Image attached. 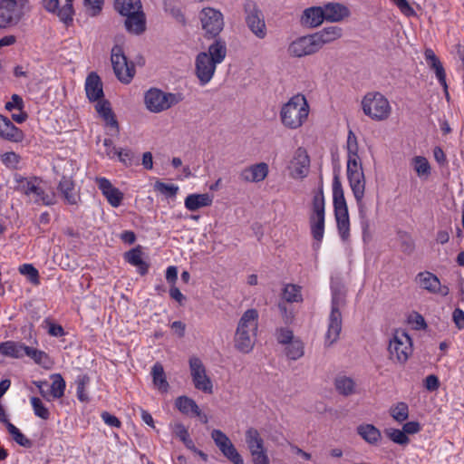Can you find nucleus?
Masks as SVG:
<instances>
[{
  "label": "nucleus",
  "instance_id": "nucleus-35",
  "mask_svg": "<svg viewBox=\"0 0 464 464\" xmlns=\"http://www.w3.org/2000/svg\"><path fill=\"white\" fill-rule=\"evenodd\" d=\"M204 53L217 64L221 63L225 60L227 55V45L225 41L221 39H216L208 46V51Z\"/></svg>",
  "mask_w": 464,
  "mask_h": 464
},
{
  "label": "nucleus",
  "instance_id": "nucleus-63",
  "mask_svg": "<svg viewBox=\"0 0 464 464\" xmlns=\"http://www.w3.org/2000/svg\"><path fill=\"white\" fill-rule=\"evenodd\" d=\"M360 171H363L360 157H347V173Z\"/></svg>",
  "mask_w": 464,
  "mask_h": 464
},
{
  "label": "nucleus",
  "instance_id": "nucleus-25",
  "mask_svg": "<svg viewBox=\"0 0 464 464\" xmlns=\"http://www.w3.org/2000/svg\"><path fill=\"white\" fill-rule=\"evenodd\" d=\"M322 8L324 20L327 22H340L350 15L348 7L340 3H327Z\"/></svg>",
  "mask_w": 464,
  "mask_h": 464
},
{
  "label": "nucleus",
  "instance_id": "nucleus-7",
  "mask_svg": "<svg viewBox=\"0 0 464 464\" xmlns=\"http://www.w3.org/2000/svg\"><path fill=\"white\" fill-rule=\"evenodd\" d=\"M412 340L404 331H395L388 345L389 359L404 364L412 353Z\"/></svg>",
  "mask_w": 464,
  "mask_h": 464
},
{
  "label": "nucleus",
  "instance_id": "nucleus-37",
  "mask_svg": "<svg viewBox=\"0 0 464 464\" xmlns=\"http://www.w3.org/2000/svg\"><path fill=\"white\" fill-rule=\"evenodd\" d=\"M347 179L354 198H360L364 195L365 177L363 171L347 173Z\"/></svg>",
  "mask_w": 464,
  "mask_h": 464
},
{
  "label": "nucleus",
  "instance_id": "nucleus-52",
  "mask_svg": "<svg viewBox=\"0 0 464 464\" xmlns=\"http://www.w3.org/2000/svg\"><path fill=\"white\" fill-rule=\"evenodd\" d=\"M387 437L394 443L401 446H406L410 442L409 437L405 434L403 430L390 429L386 430Z\"/></svg>",
  "mask_w": 464,
  "mask_h": 464
},
{
  "label": "nucleus",
  "instance_id": "nucleus-54",
  "mask_svg": "<svg viewBox=\"0 0 464 464\" xmlns=\"http://www.w3.org/2000/svg\"><path fill=\"white\" fill-rule=\"evenodd\" d=\"M59 19L65 24H69L72 22V16L74 14L72 3H66L61 8L58 6V10L55 13Z\"/></svg>",
  "mask_w": 464,
  "mask_h": 464
},
{
  "label": "nucleus",
  "instance_id": "nucleus-34",
  "mask_svg": "<svg viewBox=\"0 0 464 464\" xmlns=\"http://www.w3.org/2000/svg\"><path fill=\"white\" fill-rule=\"evenodd\" d=\"M125 260L131 266L138 267V272L144 276L149 271V264L142 259V251L140 247H135L124 254Z\"/></svg>",
  "mask_w": 464,
  "mask_h": 464
},
{
  "label": "nucleus",
  "instance_id": "nucleus-45",
  "mask_svg": "<svg viewBox=\"0 0 464 464\" xmlns=\"http://www.w3.org/2000/svg\"><path fill=\"white\" fill-rule=\"evenodd\" d=\"M8 432L12 435L13 440L22 447L31 448L33 446V442L31 440L26 438L21 430L15 427L13 423H7L5 426Z\"/></svg>",
  "mask_w": 464,
  "mask_h": 464
},
{
  "label": "nucleus",
  "instance_id": "nucleus-30",
  "mask_svg": "<svg viewBox=\"0 0 464 464\" xmlns=\"http://www.w3.org/2000/svg\"><path fill=\"white\" fill-rule=\"evenodd\" d=\"M27 348L28 345L21 342H2L0 343V354L14 359H22L24 356H26Z\"/></svg>",
  "mask_w": 464,
  "mask_h": 464
},
{
  "label": "nucleus",
  "instance_id": "nucleus-56",
  "mask_svg": "<svg viewBox=\"0 0 464 464\" xmlns=\"http://www.w3.org/2000/svg\"><path fill=\"white\" fill-rule=\"evenodd\" d=\"M114 155H116L119 160L126 167L132 166L134 162L135 155L130 149L115 150Z\"/></svg>",
  "mask_w": 464,
  "mask_h": 464
},
{
  "label": "nucleus",
  "instance_id": "nucleus-44",
  "mask_svg": "<svg viewBox=\"0 0 464 464\" xmlns=\"http://www.w3.org/2000/svg\"><path fill=\"white\" fill-rule=\"evenodd\" d=\"M282 297L288 303L302 302L301 287L293 284L286 285L283 289Z\"/></svg>",
  "mask_w": 464,
  "mask_h": 464
},
{
  "label": "nucleus",
  "instance_id": "nucleus-21",
  "mask_svg": "<svg viewBox=\"0 0 464 464\" xmlns=\"http://www.w3.org/2000/svg\"><path fill=\"white\" fill-rule=\"evenodd\" d=\"M424 56L428 66L434 71L440 84L443 87L445 96L449 100L450 94L448 92V84L446 82V72L442 63H440V59L436 56L435 53L430 48L425 50Z\"/></svg>",
  "mask_w": 464,
  "mask_h": 464
},
{
  "label": "nucleus",
  "instance_id": "nucleus-64",
  "mask_svg": "<svg viewBox=\"0 0 464 464\" xmlns=\"http://www.w3.org/2000/svg\"><path fill=\"white\" fill-rule=\"evenodd\" d=\"M392 3L400 9V11L406 16L415 15L414 9L411 6L407 0H392Z\"/></svg>",
  "mask_w": 464,
  "mask_h": 464
},
{
  "label": "nucleus",
  "instance_id": "nucleus-8",
  "mask_svg": "<svg viewBox=\"0 0 464 464\" xmlns=\"http://www.w3.org/2000/svg\"><path fill=\"white\" fill-rule=\"evenodd\" d=\"M344 295L338 291H333L332 307L329 315L328 329L325 334V343L332 345L340 336L342 331V314L340 308L344 304Z\"/></svg>",
  "mask_w": 464,
  "mask_h": 464
},
{
  "label": "nucleus",
  "instance_id": "nucleus-62",
  "mask_svg": "<svg viewBox=\"0 0 464 464\" xmlns=\"http://www.w3.org/2000/svg\"><path fill=\"white\" fill-rule=\"evenodd\" d=\"M276 339L282 344H288L294 341L293 332L286 328H280L276 331Z\"/></svg>",
  "mask_w": 464,
  "mask_h": 464
},
{
  "label": "nucleus",
  "instance_id": "nucleus-20",
  "mask_svg": "<svg viewBox=\"0 0 464 464\" xmlns=\"http://www.w3.org/2000/svg\"><path fill=\"white\" fill-rule=\"evenodd\" d=\"M96 184L109 204L118 208L123 199V193L106 178H96Z\"/></svg>",
  "mask_w": 464,
  "mask_h": 464
},
{
  "label": "nucleus",
  "instance_id": "nucleus-32",
  "mask_svg": "<svg viewBox=\"0 0 464 464\" xmlns=\"http://www.w3.org/2000/svg\"><path fill=\"white\" fill-rule=\"evenodd\" d=\"M213 202V197L208 193L189 194L185 198V208L189 211H196L200 208L208 207Z\"/></svg>",
  "mask_w": 464,
  "mask_h": 464
},
{
  "label": "nucleus",
  "instance_id": "nucleus-41",
  "mask_svg": "<svg viewBox=\"0 0 464 464\" xmlns=\"http://www.w3.org/2000/svg\"><path fill=\"white\" fill-rule=\"evenodd\" d=\"M175 405L178 408V410L183 414L193 415L194 413H198V405L193 399L188 398L187 396L178 397L176 399Z\"/></svg>",
  "mask_w": 464,
  "mask_h": 464
},
{
  "label": "nucleus",
  "instance_id": "nucleus-5",
  "mask_svg": "<svg viewBox=\"0 0 464 464\" xmlns=\"http://www.w3.org/2000/svg\"><path fill=\"white\" fill-rule=\"evenodd\" d=\"M181 101L182 95L180 93L164 92L157 88H150L144 96L146 108L154 113L167 111Z\"/></svg>",
  "mask_w": 464,
  "mask_h": 464
},
{
  "label": "nucleus",
  "instance_id": "nucleus-58",
  "mask_svg": "<svg viewBox=\"0 0 464 464\" xmlns=\"http://www.w3.org/2000/svg\"><path fill=\"white\" fill-rule=\"evenodd\" d=\"M20 160V156L14 151L5 152L1 155L2 163L9 169H16Z\"/></svg>",
  "mask_w": 464,
  "mask_h": 464
},
{
  "label": "nucleus",
  "instance_id": "nucleus-59",
  "mask_svg": "<svg viewBox=\"0 0 464 464\" xmlns=\"http://www.w3.org/2000/svg\"><path fill=\"white\" fill-rule=\"evenodd\" d=\"M84 6L90 16H97L102 9L103 0H84Z\"/></svg>",
  "mask_w": 464,
  "mask_h": 464
},
{
  "label": "nucleus",
  "instance_id": "nucleus-13",
  "mask_svg": "<svg viewBox=\"0 0 464 464\" xmlns=\"http://www.w3.org/2000/svg\"><path fill=\"white\" fill-rule=\"evenodd\" d=\"M27 0H1L0 2V28L16 24L21 17L23 8Z\"/></svg>",
  "mask_w": 464,
  "mask_h": 464
},
{
  "label": "nucleus",
  "instance_id": "nucleus-53",
  "mask_svg": "<svg viewBox=\"0 0 464 464\" xmlns=\"http://www.w3.org/2000/svg\"><path fill=\"white\" fill-rule=\"evenodd\" d=\"M90 382V378L87 375H81L78 376L76 379V385H77V398L80 401L85 402L88 401L89 397L86 392V387Z\"/></svg>",
  "mask_w": 464,
  "mask_h": 464
},
{
  "label": "nucleus",
  "instance_id": "nucleus-16",
  "mask_svg": "<svg viewBox=\"0 0 464 464\" xmlns=\"http://www.w3.org/2000/svg\"><path fill=\"white\" fill-rule=\"evenodd\" d=\"M217 65L205 53L200 52L196 56L195 74L201 86L207 85L212 80Z\"/></svg>",
  "mask_w": 464,
  "mask_h": 464
},
{
  "label": "nucleus",
  "instance_id": "nucleus-33",
  "mask_svg": "<svg viewBox=\"0 0 464 464\" xmlns=\"http://www.w3.org/2000/svg\"><path fill=\"white\" fill-rule=\"evenodd\" d=\"M357 433L370 445L376 446L382 440V433L372 424H361L357 427Z\"/></svg>",
  "mask_w": 464,
  "mask_h": 464
},
{
  "label": "nucleus",
  "instance_id": "nucleus-4",
  "mask_svg": "<svg viewBox=\"0 0 464 464\" xmlns=\"http://www.w3.org/2000/svg\"><path fill=\"white\" fill-rule=\"evenodd\" d=\"M325 202L323 185L314 193L312 212L309 216V225L312 237L315 243L314 247L319 248L324 235Z\"/></svg>",
  "mask_w": 464,
  "mask_h": 464
},
{
  "label": "nucleus",
  "instance_id": "nucleus-46",
  "mask_svg": "<svg viewBox=\"0 0 464 464\" xmlns=\"http://www.w3.org/2000/svg\"><path fill=\"white\" fill-rule=\"evenodd\" d=\"M285 354L290 360H298L304 355V343L300 340H294L286 344Z\"/></svg>",
  "mask_w": 464,
  "mask_h": 464
},
{
  "label": "nucleus",
  "instance_id": "nucleus-36",
  "mask_svg": "<svg viewBox=\"0 0 464 464\" xmlns=\"http://www.w3.org/2000/svg\"><path fill=\"white\" fill-rule=\"evenodd\" d=\"M336 391L343 396H351L356 393V383L351 377L345 375L337 376L334 380Z\"/></svg>",
  "mask_w": 464,
  "mask_h": 464
},
{
  "label": "nucleus",
  "instance_id": "nucleus-3",
  "mask_svg": "<svg viewBox=\"0 0 464 464\" xmlns=\"http://www.w3.org/2000/svg\"><path fill=\"white\" fill-rule=\"evenodd\" d=\"M333 203L339 236L343 241L350 237V219L342 183L337 175L333 179Z\"/></svg>",
  "mask_w": 464,
  "mask_h": 464
},
{
  "label": "nucleus",
  "instance_id": "nucleus-40",
  "mask_svg": "<svg viewBox=\"0 0 464 464\" xmlns=\"http://www.w3.org/2000/svg\"><path fill=\"white\" fill-rule=\"evenodd\" d=\"M115 9L123 16L141 10L140 0H114Z\"/></svg>",
  "mask_w": 464,
  "mask_h": 464
},
{
  "label": "nucleus",
  "instance_id": "nucleus-1",
  "mask_svg": "<svg viewBox=\"0 0 464 464\" xmlns=\"http://www.w3.org/2000/svg\"><path fill=\"white\" fill-rule=\"evenodd\" d=\"M258 329V312L247 309L240 317L235 334L234 343L237 350L249 353L256 343Z\"/></svg>",
  "mask_w": 464,
  "mask_h": 464
},
{
  "label": "nucleus",
  "instance_id": "nucleus-19",
  "mask_svg": "<svg viewBox=\"0 0 464 464\" xmlns=\"http://www.w3.org/2000/svg\"><path fill=\"white\" fill-rule=\"evenodd\" d=\"M269 167L266 162L252 164L239 172V179L244 182L258 183L266 179Z\"/></svg>",
  "mask_w": 464,
  "mask_h": 464
},
{
  "label": "nucleus",
  "instance_id": "nucleus-6",
  "mask_svg": "<svg viewBox=\"0 0 464 464\" xmlns=\"http://www.w3.org/2000/svg\"><path fill=\"white\" fill-rule=\"evenodd\" d=\"M365 115L374 121H384L389 118L392 107L388 99L381 92H369L362 101Z\"/></svg>",
  "mask_w": 464,
  "mask_h": 464
},
{
  "label": "nucleus",
  "instance_id": "nucleus-26",
  "mask_svg": "<svg viewBox=\"0 0 464 464\" xmlns=\"http://www.w3.org/2000/svg\"><path fill=\"white\" fill-rule=\"evenodd\" d=\"M86 96L91 102H96L103 97L102 82L100 76L92 72L85 80Z\"/></svg>",
  "mask_w": 464,
  "mask_h": 464
},
{
  "label": "nucleus",
  "instance_id": "nucleus-9",
  "mask_svg": "<svg viewBox=\"0 0 464 464\" xmlns=\"http://www.w3.org/2000/svg\"><path fill=\"white\" fill-rule=\"evenodd\" d=\"M111 61L116 77L123 83H129L135 73L134 65L129 63L122 48L114 45L111 49Z\"/></svg>",
  "mask_w": 464,
  "mask_h": 464
},
{
  "label": "nucleus",
  "instance_id": "nucleus-23",
  "mask_svg": "<svg viewBox=\"0 0 464 464\" xmlns=\"http://www.w3.org/2000/svg\"><path fill=\"white\" fill-rule=\"evenodd\" d=\"M58 192L62 195L65 203L77 205L80 195L75 188V183L71 177L63 176L57 186Z\"/></svg>",
  "mask_w": 464,
  "mask_h": 464
},
{
  "label": "nucleus",
  "instance_id": "nucleus-42",
  "mask_svg": "<svg viewBox=\"0 0 464 464\" xmlns=\"http://www.w3.org/2000/svg\"><path fill=\"white\" fill-rule=\"evenodd\" d=\"M51 379L53 380V382L50 386V398L52 400L62 398L64 395L66 387L65 381L59 373L53 374Z\"/></svg>",
  "mask_w": 464,
  "mask_h": 464
},
{
  "label": "nucleus",
  "instance_id": "nucleus-43",
  "mask_svg": "<svg viewBox=\"0 0 464 464\" xmlns=\"http://www.w3.org/2000/svg\"><path fill=\"white\" fill-rule=\"evenodd\" d=\"M390 415L399 423H402L409 418V406L404 401L397 402L390 408Z\"/></svg>",
  "mask_w": 464,
  "mask_h": 464
},
{
  "label": "nucleus",
  "instance_id": "nucleus-49",
  "mask_svg": "<svg viewBox=\"0 0 464 464\" xmlns=\"http://www.w3.org/2000/svg\"><path fill=\"white\" fill-rule=\"evenodd\" d=\"M30 402L35 416L45 420L50 418V411L47 409V407L43 403L40 398L31 397Z\"/></svg>",
  "mask_w": 464,
  "mask_h": 464
},
{
  "label": "nucleus",
  "instance_id": "nucleus-24",
  "mask_svg": "<svg viewBox=\"0 0 464 464\" xmlns=\"http://www.w3.org/2000/svg\"><path fill=\"white\" fill-rule=\"evenodd\" d=\"M0 122V138L5 140L19 143L24 139V133L16 127L7 117L3 116Z\"/></svg>",
  "mask_w": 464,
  "mask_h": 464
},
{
  "label": "nucleus",
  "instance_id": "nucleus-39",
  "mask_svg": "<svg viewBox=\"0 0 464 464\" xmlns=\"http://www.w3.org/2000/svg\"><path fill=\"white\" fill-rule=\"evenodd\" d=\"M151 374L154 385L161 392H167L169 390V382H167L163 366L160 362H156L152 369Z\"/></svg>",
  "mask_w": 464,
  "mask_h": 464
},
{
  "label": "nucleus",
  "instance_id": "nucleus-60",
  "mask_svg": "<svg viewBox=\"0 0 464 464\" xmlns=\"http://www.w3.org/2000/svg\"><path fill=\"white\" fill-rule=\"evenodd\" d=\"M211 438L219 450L230 441L229 438L222 430L216 429L212 430Z\"/></svg>",
  "mask_w": 464,
  "mask_h": 464
},
{
  "label": "nucleus",
  "instance_id": "nucleus-27",
  "mask_svg": "<svg viewBox=\"0 0 464 464\" xmlns=\"http://www.w3.org/2000/svg\"><path fill=\"white\" fill-rule=\"evenodd\" d=\"M324 21V16L322 6H312L304 9L300 19L301 24L309 28L317 27Z\"/></svg>",
  "mask_w": 464,
  "mask_h": 464
},
{
  "label": "nucleus",
  "instance_id": "nucleus-61",
  "mask_svg": "<svg viewBox=\"0 0 464 464\" xmlns=\"http://www.w3.org/2000/svg\"><path fill=\"white\" fill-rule=\"evenodd\" d=\"M164 6L165 11L168 12L173 18H175L179 23L185 24L186 18L179 7L171 6L168 4L167 1L164 3Z\"/></svg>",
  "mask_w": 464,
  "mask_h": 464
},
{
  "label": "nucleus",
  "instance_id": "nucleus-28",
  "mask_svg": "<svg viewBox=\"0 0 464 464\" xmlns=\"http://www.w3.org/2000/svg\"><path fill=\"white\" fill-rule=\"evenodd\" d=\"M246 442L252 457L266 453V450L264 447V440L256 429L249 428L246 430Z\"/></svg>",
  "mask_w": 464,
  "mask_h": 464
},
{
  "label": "nucleus",
  "instance_id": "nucleus-47",
  "mask_svg": "<svg viewBox=\"0 0 464 464\" xmlns=\"http://www.w3.org/2000/svg\"><path fill=\"white\" fill-rule=\"evenodd\" d=\"M414 170L420 178L428 177L430 174V166L428 160L422 156H416L412 159Z\"/></svg>",
  "mask_w": 464,
  "mask_h": 464
},
{
  "label": "nucleus",
  "instance_id": "nucleus-48",
  "mask_svg": "<svg viewBox=\"0 0 464 464\" xmlns=\"http://www.w3.org/2000/svg\"><path fill=\"white\" fill-rule=\"evenodd\" d=\"M222 454L234 464H243L244 460L241 455L238 453L231 440L229 443H227L224 448L219 450Z\"/></svg>",
  "mask_w": 464,
  "mask_h": 464
},
{
  "label": "nucleus",
  "instance_id": "nucleus-10",
  "mask_svg": "<svg viewBox=\"0 0 464 464\" xmlns=\"http://www.w3.org/2000/svg\"><path fill=\"white\" fill-rule=\"evenodd\" d=\"M202 29L208 37L218 36L224 28L223 14L212 7H204L199 13Z\"/></svg>",
  "mask_w": 464,
  "mask_h": 464
},
{
  "label": "nucleus",
  "instance_id": "nucleus-38",
  "mask_svg": "<svg viewBox=\"0 0 464 464\" xmlns=\"http://www.w3.org/2000/svg\"><path fill=\"white\" fill-rule=\"evenodd\" d=\"M26 356L44 369H50L53 365V361L45 352L32 346H28L26 349Z\"/></svg>",
  "mask_w": 464,
  "mask_h": 464
},
{
  "label": "nucleus",
  "instance_id": "nucleus-17",
  "mask_svg": "<svg viewBox=\"0 0 464 464\" xmlns=\"http://www.w3.org/2000/svg\"><path fill=\"white\" fill-rule=\"evenodd\" d=\"M21 190L27 196H33L34 202L43 203L44 205L50 206L55 203L54 195H47L44 189L39 186V181L36 178L27 179H24L20 184Z\"/></svg>",
  "mask_w": 464,
  "mask_h": 464
},
{
  "label": "nucleus",
  "instance_id": "nucleus-12",
  "mask_svg": "<svg viewBox=\"0 0 464 464\" xmlns=\"http://www.w3.org/2000/svg\"><path fill=\"white\" fill-rule=\"evenodd\" d=\"M310 163L307 150L303 147L297 148L287 165L290 178L294 179H305L310 171Z\"/></svg>",
  "mask_w": 464,
  "mask_h": 464
},
{
  "label": "nucleus",
  "instance_id": "nucleus-57",
  "mask_svg": "<svg viewBox=\"0 0 464 464\" xmlns=\"http://www.w3.org/2000/svg\"><path fill=\"white\" fill-rule=\"evenodd\" d=\"M347 157L359 156L357 137L352 130H349L346 141Z\"/></svg>",
  "mask_w": 464,
  "mask_h": 464
},
{
  "label": "nucleus",
  "instance_id": "nucleus-51",
  "mask_svg": "<svg viewBox=\"0 0 464 464\" xmlns=\"http://www.w3.org/2000/svg\"><path fill=\"white\" fill-rule=\"evenodd\" d=\"M154 189L167 198H174L179 191V187L172 183H164L157 180L154 184Z\"/></svg>",
  "mask_w": 464,
  "mask_h": 464
},
{
  "label": "nucleus",
  "instance_id": "nucleus-18",
  "mask_svg": "<svg viewBox=\"0 0 464 464\" xmlns=\"http://www.w3.org/2000/svg\"><path fill=\"white\" fill-rule=\"evenodd\" d=\"M415 281L420 288L431 294H440L442 296L450 294V288L446 285H441L438 276L431 272L423 271L418 273Z\"/></svg>",
  "mask_w": 464,
  "mask_h": 464
},
{
  "label": "nucleus",
  "instance_id": "nucleus-11",
  "mask_svg": "<svg viewBox=\"0 0 464 464\" xmlns=\"http://www.w3.org/2000/svg\"><path fill=\"white\" fill-rule=\"evenodd\" d=\"M287 53L293 58H303L317 53L320 50L313 34L293 40L287 46Z\"/></svg>",
  "mask_w": 464,
  "mask_h": 464
},
{
  "label": "nucleus",
  "instance_id": "nucleus-31",
  "mask_svg": "<svg viewBox=\"0 0 464 464\" xmlns=\"http://www.w3.org/2000/svg\"><path fill=\"white\" fill-rule=\"evenodd\" d=\"M95 109L100 116L103 119L106 125L111 128L116 133H119V123L111 110V104L106 100L97 101Z\"/></svg>",
  "mask_w": 464,
  "mask_h": 464
},
{
  "label": "nucleus",
  "instance_id": "nucleus-14",
  "mask_svg": "<svg viewBox=\"0 0 464 464\" xmlns=\"http://www.w3.org/2000/svg\"><path fill=\"white\" fill-rule=\"evenodd\" d=\"M189 369L195 388L205 393L211 394L213 392V383L207 375L206 367L202 361L198 357H191L189 359Z\"/></svg>",
  "mask_w": 464,
  "mask_h": 464
},
{
  "label": "nucleus",
  "instance_id": "nucleus-15",
  "mask_svg": "<svg viewBox=\"0 0 464 464\" xmlns=\"http://www.w3.org/2000/svg\"><path fill=\"white\" fill-rule=\"evenodd\" d=\"M246 23L249 30L259 39L266 36V26L262 12L253 2L245 5Z\"/></svg>",
  "mask_w": 464,
  "mask_h": 464
},
{
  "label": "nucleus",
  "instance_id": "nucleus-2",
  "mask_svg": "<svg viewBox=\"0 0 464 464\" xmlns=\"http://www.w3.org/2000/svg\"><path fill=\"white\" fill-rule=\"evenodd\" d=\"M309 115V104L304 95L295 94L285 103L280 111L284 126L295 130L301 127Z\"/></svg>",
  "mask_w": 464,
  "mask_h": 464
},
{
  "label": "nucleus",
  "instance_id": "nucleus-22",
  "mask_svg": "<svg viewBox=\"0 0 464 464\" xmlns=\"http://www.w3.org/2000/svg\"><path fill=\"white\" fill-rule=\"evenodd\" d=\"M343 28L337 25H331L324 27L323 29L314 33L319 50L324 45L330 44L343 36Z\"/></svg>",
  "mask_w": 464,
  "mask_h": 464
},
{
  "label": "nucleus",
  "instance_id": "nucleus-29",
  "mask_svg": "<svg viewBox=\"0 0 464 464\" xmlns=\"http://www.w3.org/2000/svg\"><path fill=\"white\" fill-rule=\"evenodd\" d=\"M126 30L132 34H141L146 30V18L142 10L126 15Z\"/></svg>",
  "mask_w": 464,
  "mask_h": 464
},
{
  "label": "nucleus",
  "instance_id": "nucleus-55",
  "mask_svg": "<svg viewBox=\"0 0 464 464\" xmlns=\"http://www.w3.org/2000/svg\"><path fill=\"white\" fill-rule=\"evenodd\" d=\"M18 270L21 275L26 276L31 283L39 284V272L33 265L24 264L19 266Z\"/></svg>",
  "mask_w": 464,
  "mask_h": 464
},
{
  "label": "nucleus",
  "instance_id": "nucleus-50",
  "mask_svg": "<svg viewBox=\"0 0 464 464\" xmlns=\"http://www.w3.org/2000/svg\"><path fill=\"white\" fill-rule=\"evenodd\" d=\"M364 195H361L360 198H354L358 207L360 223L363 233H366L370 227V221L367 218V209L365 203L363 202Z\"/></svg>",
  "mask_w": 464,
  "mask_h": 464
}]
</instances>
